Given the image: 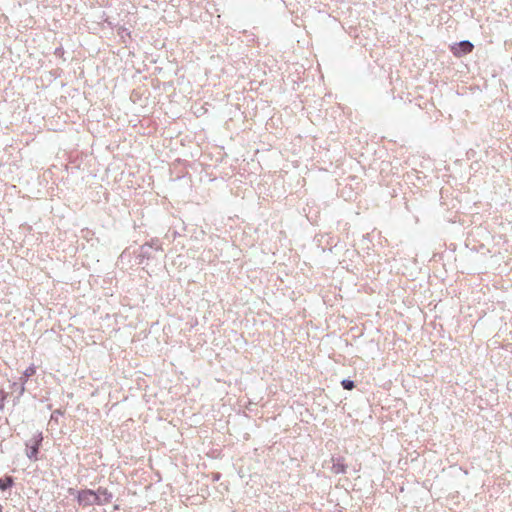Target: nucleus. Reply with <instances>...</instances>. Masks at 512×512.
Returning <instances> with one entry per match:
<instances>
[{"mask_svg": "<svg viewBox=\"0 0 512 512\" xmlns=\"http://www.w3.org/2000/svg\"><path fill=\"white\" fill-rule=\"evenodd\" d=\"M43 436L41 432L33 435V437L26 442V456L30 460H36L39 452L40 445L42 443Z\"/></svg>", "mask_w": 512, "mask_h": 512, "instance_id": "f257e3e1", "label": "nucleus"}, {"mask_svg": "<svg viewBox=\"0 0 512 512\" xmlns=\"http://www.w3.org/2000/svg\"><path fill=\"white\" fill-rule=\"evenodd\" d=\"M77 500L82 506H91L97 504L99 498L96 491L86 489L78 492Z\"/></svg>", "mask_w": 512, "mask_h": 512, "instance_id": "f03ea898", "label": "nucleus"}, {"mask_svg": "<svg viewBox=\"0 0 512 512\" xmlns=\"http://www.w3.org/2000/svg\"><path fill=\"white\" fill-rule=\"evenodd\" d=\"M474 46L469 40H463L451 47L453 54L457 57L470 53Z\"/></svg>", "mask_w": 512, "mask_h": 512, "instance_id": "7ed1b4c3", "label": "nucleus"}, {"mask_svg": "<svg viewBox=\"0 0 512 512\" xmlns=\"http://www.w3.org/2000/svg\"><path fill=\"white\" fill-rule=\"evenodd\" d=\"M332 466L331 471L334 474H344L346 473L347 466L344 463V458L342 457H332L331 458Z\"/></svg>", "mask_w": 512, "mask_h": 512, "instance_id": "20e7f679", "label": "nucleus"}, {"mask_svg": "<svg viewBox=\"0 0 512 512\" xmlns=\"http://www.w3.org/2000/svg\"><path fill=\"white\" fill-rule=\"evenodd\" d=\"M96 492L99 498L97 505H105L111 502L113 495L106 488L99 487Z\"/></svg>", "mask_w": 512, "mask_h": 512, "instance_id": "39448f33", "label": "nucleus"}, {"mask_svg": "<svg viewBox=\"0 0 512 512\" xmlns=\"http://www.w3.org/2000/svg\"><path fill=\"white\" fill-rule=\"evenodd\" d=\"M14 485V479L12 476H5L0 478V490L4 491L11 488Z\"/></svg>", "mask_w": 512, "mask_h": 512, "instance_id": "423d86ee", "label": "nucleus"}, {"mask_svg": "<svg viewBox=\"0 0 512 512\" xmlns=\"http://www.w3.org/2000/svg\"><path fill=\"white\" fill-rule=\"evenodd\" d=\"M139 257L141 258H151L152 257V245L144 244L140 247Z\"/></svg>", "mask_w": 512, "mask_h": 512, "instance_id": "0eeeda50", "label": "nucleus"}, {"mask_svg": "<svg viewBox=\"0 0 512 512\" xmlns=\"http://www.w3.org/2000/svg\"><path fill=\"white\" fill-rule=\"evenodd\" d=\"M36 370L34 366H29L26 368V370L23 373V376L21 377L22 382H26L31 376L35 374Z\"/></svg>", "mask_w": 512, "mask_h": 512, "instance_id": "6e6552de", "label": "nucleus"}, {"mask_svg": "<svg viewBox=\"0 0 512 512\" xmlns=\"http://www.w3.org/2000/svg\"><path fill=\"white\" fill-rule=\"evenodd\" d=\"M341 385L342 387L345 389V390H351L352 388H354V381L350 380V379H344L341 381Z\"/></svg>", "mask_w": 512, "mask_h": 512, "instance_id": "1a4fd4ad", "label": "nucleus"}, {"mask_svg": "<svg viewBox=\"0 0 512 512\" xmlns=\"http://www.w3.org/2000/svg\"><path fill=\"white\" fill-rule=\"evenodd\" d=\"M149 244L152 245V250L158 251L161 249V246H160L158 240H152Z\"/></svg>", "mask_w": 512, "mask_h": 512, "instance_id": "9d476101", "label": "nucleus"}, {"mask_svg": "<svg viewBox=\"0 0 512 512\" xmlns=\"http://www.w3.org/2000/svg\"><path fill=\"white\" fill-rule=\"evenodd\" d=\"M60 415H62V412L60 410L53 411V413L51 414V420L57 421L58 416Z\"/></svg>", "mask_w": 512, "mask_h": 512, "instance_id": "9b49d317", "label": "nucleus"}, {"mask_svg": "<svg viewBox=\"0 0 512 512\" xmlns=\"http://www.w3.org/2000/svg\"><path fill=\"white\" fill-rule=\"evenodd\" d=\"M24 391H25V383L22 382L19 387V396L23 395Z\"/></svg>", "mask_w": 512, "mask_h": 512, "instance_id": "f8f14e48", "label": "nucleus"}, {"mask_svg": "<svg viewBox=\"0 0 512 512\" xmlns=\"http://www.w3.org/2000/svg\"><path fill=\"white\" fill-rule=\"evenodd\" d=\"M7 397V393L3 390H0V401L3 402Z\"/></svg>", "mask_w": 512, "mask_h": 512, "instance_id": "ddd939ff", "label": "nucleus"}, {"mask_svg": "<svg viewBox=\"0 0 512 512\" xmlns=\"http://www.w3.org/2000/svg\"><path fill=\"white\" fill-rule=\"evenodd\" d=\"M2 510H3V507H2V505L0 504V512H2Z\"/></svg>", "mask_w": 512, "mask_h": 512, "instance_id": "4468645a", "label": "nucleus"}, {"mask_svg": "<svg viewBox=\"0 0 512 512\" xmlns=\"http://www.w3.org/2000/svg\"><path fill=\"white\" fill-rule=\"evenodd\" d=\"M3 409V404L0 405V410Z\"/></svg>", "mask_w": 512, "mask_h": 512, "instance_id": "2eb2a0df", "label": "nucleus"}]
</instances>
